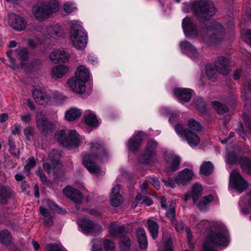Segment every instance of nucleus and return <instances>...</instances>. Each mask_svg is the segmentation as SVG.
<instances>
[{"label": "nucleus", "mask_w": 251, "mask_h": 251, "mask_svg": "<svg viewBox=\"0 0 251 251\" xmlns=\"http://www.w3.org/2000/svg\"><path fill=\"white\" fill-rule=\"evenodd\" d=\"M8 23L13 29L18 31L24 30L26 26V22L24 18L14 13L9 14Z\"/></svg>", "instance_id": "20"}, {"label": "nucleus", "mask_w": 251, "mask_h": 251, "mask_svg": "<svg viewBox=\"0 0 251 251\" xmlns=\"http://www.w3.org/2000/svg\"><path fill=\"white\" fill-rule=\"evenodd\" d=\"M190 8H193L195 15L200 20H208L215 13L214 4L207 0H197L191 5L185 4L183 7V10L188 13Z\"/></svg>", "instance_id": "3"}, {"label": "nucleus", "mask_w": 251, "mask_h": 251, "mask_svg": "<svg viewBox=\"0 0 251 251\" xmlns=\"http://www.w3.org/2000/svg\"><path fill=\"white\" fill-rule=\"evenodd\" d=\"M201 225L209 226V231L203 246V251H217L215 246L226 247L229 243V235L225 225L221 222L201 221Z\"/></svg>", "instance_id": "1"}, {"label": "nucleus", "mask_w": 251, "mask_h": 251, "mask_svg": "<svg viewBox=\"0 0 251 251\" xmlns=\"http://www.w3.org/2000/svg\"><path fill=\"white\" fill-rule=\"evenodd\" d=\"M174 95L180 102H189L191 99L192 90L188 88H176L174 89Z\"/></svg>", "instance_id": "24"}, {"label": "nucleus", "mask_w": 251, "mask_h": 251, "mask_svg": "<svg viewBox=\"0 0 251 251\" xmlns=\"http://www.w3.org/2000/svg\"><path fill=\"white\" fill-rule=\"evenodd\" d=\"M213 108L220 115H222L228 111L227 106L218 101H213L211 102Z\"/></svg>", "instance_id": "38"}, {"label": "nucleus", "mask_w": 251, "mask_h": 251, "mask_svg": "<svg viewBox=\"0 0 251 251\" xmlns=\"http://www.w3.org/2000/svg\"><path fill=\"white\" fill-rule=\"evenodd\" d=\"M13 53L12 50H9L7 52V55L9 58V60L10 62L11 63V65L10 67H11L13 69H16L17 68V66L15 63V60L12 58V54Z\"/></svg>", "instance_id": "59"}, {"label": "nucleus", "mask_w": 251, "mask_h": 251, "mask_svg": "<svg viewBox=\"0 0 251 251\" xmlns=\"http://www.w3.org/2000/svg\"><path fill=\"white\" fill-rule=\"evenodd\" d=\"M10 197V193L5 187L0 188V199L2 203H5Z\"/></svg>", "instance_id": "46"}, {"label": "nucleus", "mask_w": 251, "mask_h": 251, "mask_svg": "<svg viewBox=\"0 0 251 251\" xmlns=\"http://www.w3.org/2000/svg\"><path fill=\"white\" fill-rule=\"evenodd\" d=\"M12 235L6 229L0 231V243L4 246H9L12 243Z\"/></svg>", "instance_id": "33"}, {"label": "nucleus", "mask_w": 251, "mask_h": 251, "mask_svg": "<svg viewBox=\"0 0 251 251\" xmlns=\"http://www.w3.org/2000/svg\"><path fill=\"white\" fill-rule=\"evenodd\" d=\"M196 108L201 113H204L206 112V107L202 98H198L195 101Z\"/></svg>", "instance_id": "45"}, {"label": "nucleus", "mask_w": 251, "mask_h": 251, "mask_svg": "<svg viewBox=\"0 0 251 251\" xmlns=\"http://www.w3.org/2000/svg\"><path fill=\"white\" fill-rule=\"evenodd\" d=\"M90 148L91 153H85L82 156L83 165L89 173L97 176L101 175L102 172L95 162L99 159L103 161L107 153L103 146L98 142L91 143Z\"/></svg>", "instance_id": "2"}, {"label": "nucleus", "mask_w": 251, "mask_h": 251, "mask_svg": "<svg viewBox=\"0 0 251 251\" xmlns=\"http://www.w3.org/2000/svg\"><path fill=\"white\" fill-rule=\"evenodd\" d=\"M121 185L117 184L112 189L110 195V202L112 206L118 207L120 206L123 201V199L120 193Z\"/></svg>", "instance_id": "23"}, {"label": "nucleus", "mask_w": 251, "mask_h": 251, "mask_svg": "<svg viewBox=\"0 0 251 251\" xmlns=\"http://www.w3.org/2000/svg\"><path fill=\"white\" fill-rule=\"evenodd\" d=\"M108 228L109 234L112 237L118 236L125 231V226L117 222L111 223L108 226Z\"/></svg>", "instance_id": "27"}, {"label": "nucleus", "mask_w": 251, "mask_h": 251, "mask_svg": "<svg viewBox=\"0 0 251 251\" xmlns=\"http://www.w3.org/2000/svg\"><path fill=\"white\" fill-rule=\"evenodd\" d=\"M213 200V196L211 195H207L201 198L200 201L197 199L196 203H195L199 209L201 210H206L208 205Z\"/></svg>", "instance_id": "31"}, {"label": "nucleus", "mask_w": 251, "mask_h": 251, "mask_svg": "<svg viewBox=\"0 0 251 251\" xmlns=\"http://www.w3.org/2000/svg\"><path fill=\"white\" fill-rule=\"evenodd\" d=\"M166 162L164 171L168 175L177 171L180 163V157L171 152H166L164 155Z\"/></svg>", "instance_id": "10"}, {"label": "nucleus", "mask_w": 251, "mask_h": 251, "mask_svg": "<svg viewBox=\"0 0 251 251\" xmlns=\"http://www.w3.org/2000/svg\"><path fill=\"white\" fill-rule=\"evenodd\" d=\"M77 223L80 231L84 234L96 235L103 230L101 226L99 223L89 219H79Z\"/></svg>", "instance_id": "8"}, {"label": "nucleus", "mask_w": 251, "mask_h": 251, "mask_svg": "<svg viewBox=\"0 0 251 251\" xmlns=\"http://www.w3.org/2000/svg\"><path fill=\"white\" fill-rule=\"evenodd\" d=\"M93 246L92 251H102L100 242L98 239L92 241Z\"/></svg>", "instance_id": "57"}, {"label": "nucleus", "mask_w": 251, "mask_h": 251, "mask_svg": "<svg viewBox=\"0 0 251 251\" xmlns=\"http://www.w3.org/2000/svg\"><path fill=\"white\" fill-rule=\"evenodd\" d=\"M32 96L35 101L39 104H52L56 102L59 94H52L50 95L39 89H35L32 92Z\"/></svg>", "instance_id": "9"}, {"label": "nucleus", "mask_w": 251, "mask_h": 251, "mask_svg": "<svg viewBox=\"0 0 251 251\" xmlns=\"http://www.w3.org/2000/svg\"><path fill=\"white\" fill-rule=\"evenodd\" d=\"M14 53L21 59V65L24 67L25 66L24 62L28 58V52L26 48H21L17 49Z\"/></svg>", "instance_id": "37"}, {"label": "nucleus", "mask_w": 251, "mask_h": 251, "mask_svg": "<svg viewBox=\"0 0 251 251\" xmlns=\"http://www.w3.org/2000/svg\"><path fill=\"white\" fill-rule=\"evenodd\" d=\"M76 7L73 2L67 1L64 3L63 9L67 14H69L75 11Z\"/></svg>", "instance_id": "49"}, {"label": "nucleus", "mask_w": 251, "mask_h": 251, "mask_svg": "<svg viewBox=\"0 0 251 251\" xmlns=\"http://www.w3.org/2000/svg\"><path fill=\"white\" fill-rule=\"evenodd\" d=\"M70 39L73 46L78 50L84 49L87 43V32L78 21H73L70 29Z\"/></svg>", "instance_id": "6"}, {"label": "nucleus", "mask_w": 251, "mask_h": 251, "mask_svg": "<svg viewBox=\"0 0 251 251\" xmlns=\"http://www.w3.org/2000/svg\"><path fill=\"white\" fill-rule=\"evenodd\" d=\"M59 62H66L69 60V55L64 50H60Z\"/></svg>", "instance_id": "58"}, {"label": "nucleus", "mask_w": 251, "mask_h": 251, "mask_svg": "<svg viewBox=\"0 0 251 251\" xmlns=\"http://www.w3.org/2000/svg\"><path fill=\"white\" fill-rule=\"evenodd\" d=\"M161 113L164 115H170L169 121L172 124L178 120V115L175 113H171L170 110L168 108H162L161 109Z\"/></svg>", "instance_id": "43"}, {"label": "nucleus", "mask_w": 251, "mask_h": 251, "mask_svg": "<svg viewBox=\"0 0 251 251\" xmlns=\"http://www.w3.org/2000/svg\"><path fill=\"white\" fill-rule=\"evenodd\" d=\"M229 186L241 193L248 186L247 182L243 178L238 170H234L230 175Z\"/></svg>", "instance_id": "13"}, {"label": "nucleus", "mask_w": 251, "mask_h": 251, "mask_svg": "<svg viewBox=\"0 0 251 251\" xmlns=\"http://www.w3.org/2000/svg\"><path fill=\"white\" fill-rule=\"evenodd\" d=\"M103 245L105 251H116L115 244L112 241L105 239Z\"/></svg>", "instance_id": "50"}, {"label": "nucleus", "mask_w": 251, "mask_h": 251, "mask_svg": "<svg viewBox=\"0 0 251 251\" xmlns=\"http://www.w3.org/2000/svg\"><path fill=\"white\" fill-rule=\"evenodd\" d=\"M47 251H63L62 249L60 248L56 244H50L47 246Z\"/></svg>", "instance_id": "62"}, {"label": "nucleus", "mask_w": 251, "mask_h": 251, "mask_svg": "<svg viewBox=\"0 0 251 251\" xmlns=\"http://www.w3.org/2000/svg\"><path fill=\"white\" fill-rule=\"evenodd\" d=\"M83 138L82 136H79L76 130H70L67 133L65 147L69 149L76 148L82 143Z\"/></svg>", "instance_id": "16"}, {"label": "nucleus", "mask_w": 251, "mask_h": 251, "mask_svg": "<svg viewBox=\"0 0 251 251\" xmlns=\"http://www.w3.org/2000/svg\"><path fill=\"white\" fill-rule=\"evenodd\" d=\"M42 32L46 36L58 39L63 35V29L58 24H53L42 27Z\"/></svg>", "instance_id": "19"}, {"label": "nucleus", "mask_w": 251, "mask_h": 251, "mask_svg": "<svg viewBox=\"0 0 251 251\" xmlns=\"http://www.w3.org/2000/svg\"><path fill=\"white\" fill-rule=\"evenodd\" d=\"M45 40H40L39 39H36L35 40L29 39L28 41V45L32 48H35L37 45L41 44L44 43Z\"/></svg>", "instance_id": "56"}, {"label": "nucleus", "mask_w": 251, "mask_h": 251, "mask_svg": "<svg viewBox=\"0 0 251 251\" xmlns=\"http://www.w3.org/2000/svg\"><path fill=\"white\" fill-rule=\"evenodd\" d=\"M63 193L66 197L75 203L80 202L82 199L81 193L70 186H67L63 189Z\"/></svg>", "instance_id": "26"}, {"label": "nucleus", "mask_w": 251, "mask_h": 251, "mask_svg": "<svg viewBox=\"0 0 251 251\" xmlns=\"http://www.w3.org/2000/svg\"><path fill=\"white\" fill-rule=\"evenodd\" d=\"M22 121L25 124H29L32 120V115L29 113H25L21 116Z\"/></svg>", "instance_id": "61"}, {"label": "nucleus", "mask_w": 251, "mask_h": 251, "mask_svg": "<svg viewBox=\"0 0 251 251\" xmlns=\"http://www.w3.org/2000/svg\"><path fill=\"white\" fill-rule=\"evenodd\" d=\"M131 242L127 236L121 237L120 242V248L121 251H130Z\"/></svg>", "instance_id": "39"}, {"label": "nucleus", "mask_w": 251, "mask_h": 251, "mask_svg": "<svg viewBox=\"0 0 251 251\" xmlns=\"http://www.w3.org/2000/svg\"><path fill=\"white\" fill-rule=\"evenodd\" d=\"M89 74L88 69L84 66L78 67L75 74V78L85 82L88 80Z\"/></svg>", "instance_id": "28"}, {"label": "nucleus", "mask_w": 251, "mask_h": 251, "mask_svg": "<svg viewBox=\"0 0 251 251\" xmlns=\"http://www.w3.org/2000/svg\"><path fill=\"white\" fill-rule=\"evenodd\" d=\"M137 237L141 249H145L148 247V241L146 232L142 227L137 230Z\"/></svg>", "instance_id": "30"}, {"label": "nucleus", "mask_w": 251, "mask_h": 251, "mask_svg": "<svg viewBox=\"0 0 251 251\" xmlns=\"http://www.w3.org/2000/svg\"><path fill=\"white\" fill-rule=\"evenodd\" d=\"M237 157L236 154L234 152L228 153L226 155V163L228 164H233L236 162Z\"/></svg>", "instance_id": "52"}, {"label": "nucleus", "mask_w": 251, "mask_h": 251, "mask_svg": "<svg viewBox=\"0 0 251 251\" xmlns=\"http://www.w3.org/2000/svg\"><path fill=\"white\" fill-rule=\"evenodd\" d=\"M68 68L63 65H58L52 68L51 74L56 78L62 77L68 71Z\"/></svg>", "instance_id": "32"}, {"label": "nucleus", "mask_w": 251, "mask_h": 251, "mask_svg": "<svg viewBox=\"0 0 251 251\" xmlns=\"http://www.w3.org/2000/svg\"><path fill=\"white\" fill-rule=\"evenodd\" d=\"M40 213L44 217V222L47 226H51L52 224V216L50 211L46 208L41 206H40Z\"/></svg>", "instance_id": "35"}, {"label": "nucleus", "mask_w": 251, "mask_h": 251, "mask_svg": "<svg viewBox=\"0 0 251 251\" xmlns=\"http://www.w3.org/2000/svg\"><path fill=\"white\" fill-rule=\"evenodd\" d=\"M224 33V29L220 24L210 21L204 25L200 35L203 37L204 41L209 42L210 45H214L223 39Z\"/></svg>", "instance_id": "5"}, {"label": "nucleus", "mask_w": 251, "mask_h": 251, "mask_svg": "<svg viewBox=\"0 0 251 251\" xmlns=\"http://www.w3.org/2000/svg\"><path fill=\"white\" fill-rule=\"evenodd\" d=\"M188 126L191 129L196 131H200L201 129L200 123L194 119H190L188 121Z\"/></svg>", "instance_id": "48"}, {"label": "nucleus", "mask_w": 251, "mask_h": 251, "mask_svg": "<svg viewBox=\"0 0 251 251\" xmlns=\"http://www.w3.org/2000/svg\"><path fill=\"white\" fill-rule=\"evenodd\" d=\"M60 50H55L51 52L49 57L50 59L55 63L59 62Z\"/></svg>", "instance_id": "51"}, {"label": "nucleus", "mask_w": 251, "mask_h": 251, "mask_svg": "<svg viewBox=\"0 0 251 251\" xmlns=\"http://www.w3.org/2000/svg\"><path fill=\"white\" fill-rule=\"evenodd\" d=\"M81 109L76 107H72L65 112V117L68 121H74L78 119L82 114Z\"/></svg>", "instance_id": "29"}, {"label": "nucleus", "mask_w": 251, "mask_h": 251, "mask_svg": "<svg viewBox=\"0 0 251 251\" xmlns=\"http://www.w3.org/2000/svg\"><path fill=\"white\" fill-rule=\"evenodd\" d=\"M243 40L251 46V30H247L244 36L243 37Z\"/></svg>", "instance_id": "64"}, {"label": "nucleus", "mask_w": 251, "mask_h": 251, "mask_svg": "<svg viewBox=\"0 0 251 251\" xmlns=\"http://www.w3.org/2000/svg\"><path fill=\"white\" fill-rule=\"evenodd\" d=\"M147 224L149 231L153 239H156L158 236V224L152 220H148L147 221Z\"/></svg>", "instance_id": "36"}, {"label": "nucleus", "mask_w": 251, "mask_h": 251, "mask_svg": "<svg viewBox=\"0 0 251 251\" xmlns=\"http://www.w3.org/2000/svg\"><path fill=\"white\" fill-rule=\"evenodd\" d=\"M157 143L153 140L148 141L145 153L139 158V161L145 164H151L156 160L155 150Z\"/></svg>", "instance_id": "11"}, {"label": "nucleus", "mask_w": 251, "mask_h": 251, "mask_svg": "<svg viewBox=\"0 0 251 251\" xmlns=\"http://www.w3.org/2000/svg\"><path fill=\"white\" fill-rule=\"evenodd\" d=\"M195 178V175L192 169L185 168L179 172L174 177L178 185L186 186Z\"/></svg>", "instance_id": "14"}, {"label": "nucleus", "mask_w": 251, "mask_h": 251, "mask_svg": "<svg viewBox=\"0 0 251 251\" xmlns=\"http://www.w3.org/2000/svg\"><path fill=\"white\" fill-rule=\"evenodd\" d=\"M67 134L66 135L64 130L57 131L55 134V139L58 143L65 146V142H66Z\"/></svg>", "instance_id": "44"}, {"label": "nucleus", "mask_w": 251, "mask_h": 251, "mask_svg": "<svg viewBox=\"0 0 251 251\" xmlns=\"http://www.w3.org/2000/svg\"><path fill=\"white\" fill-rule=\"evenodd\" d=\"M147 181L151 184V185L156 189H159L160 188V183L157 178L154 176H149L147 178Z\"/></svg>", "instance_id": "54"}, {"label": "nucleus", "mask_w": 251, "mask_h": 251, "mask_svg": "<svg viewBox=\"0 0 251 251\" xmlns=\"http://www.w3.org/2000/svg\"><path fill=\"white\" fill-rule=\"evenodd\" d=\"M36 122L38 129L44 135L47 134L55 127V125L49 122L47 118L42 113L37 114Z\"/></svg>", "instance_id": "15"}, {"label": "nucleus", "mask_w": 251, "mask_h": 251, "mask_svg": "<svg viewBox=\"0 0 251 251\" xmlns=\"http://www.w3.org/2000/svg\"><path fill=\"white\" fill-rule=\"evenodd\" d=\"M179 47L184 53L187 54L193 60L198 58L199 54L197 50L190 43L186 41H181L179 43Z\"/></svg>", "instance_id": "22"}, {"label": "nucleus", "mask_w": 251, "mask_h": 251, "mask_svg": "<svg viewBox=\"0 0 251 251\" xmlns=\"http://www.w3.org/2000/svg\"><path fill=\"white\" fill-rule=\"evenodd\" d=\"M166 215L168 218H170L171 222L173 223L176 215L175 209L174 207H172L169 208V209L167 211Z\"/></svg>", "instance_id": "60"}, {"label": "nucleus", "mask_w": 251, "mask_h": 251, "mask_svg": "<svg viewBox=\"0 0 251 251\" xmlns=\"http://www.w3.org/2000/svg\"><path fill=\"white\" fill-rule=\"evenodd\" d=\"M142 140V133L140 131L135 132L127 143L128 150L131 152L138 150L141 147Z\"/></svg>", "instance_id": "21"}, {"label": "nucleus", "mask_w": 251, "mask_h": 251, "mask_svg": "<svg viewBox=\"0 0 251 251\" xmlns=\"http://www.w3.org/2000/svg\"><path fill=\"white\" fill-rule=\"evenodd\" d=\"M85 123L91 126L95 127L98 124L96 115L90 111H86L84 116Z\"/></svg>", "instance_id": "34"}, {"label": "nucleus", "mask_w": 251, "mask_h": 251, "mask_svg": "<svg viewBox=\"0 0 251 251\" xmlns=\"http://www.w3.org/2000/svg\"><path fill=\"white\" fill-rule=\"evenodd\" d=\"M177 134L183 140L187 141L191 147L197 146L200 142V138L194 132L186 129L181 124H177L175 126Z\"/></svg>", "instance_id": "7"}, {"label": "nucleus", "mask_w": 251, "mask_h": 251, "mask_svg": "<svg viewBox=\"0 0 251 251\" xmlns=\"http://www.w3.org/2000/svg\"><path fill=\"white\" fill-rule=\"evenodd\" d=\"M67 83L70 89L75 93L82 94L85 91V83L75 77L69 79Z\"/></svg>", "instance_id": "25"}, {"label": "nucleus", "mask_w": 251, "mask_h": 251, "mask_svg": "<svg viewBox=\"0 0 251 251\" xmlns=\"http://www.w3.org/2000/svg\"><path fill=\"white\" fill-rule=\"evenodd\" d=\"M59 152L52 149L48 155V158L44 157L42 160L44 162L43 167L44 170L48 173H50L59 164V158L60 157Z\"/></svg>", "instance_id": "12"}, {"label": "nucleus", "mask_w": 251, "mask_h": 251, "mask_svg": "<svg viewBox=\"0 0 251 251\" xmlns=\"http://www.w3.org/2000/svg\"><path fill=\"white\" fill-rule=\"evenodd\" d=\"M213 171V165L210 161L203 163L201 167V173L205 176L210 175L212 173Z\"/></svg>", "instance_id": "40"}, {"label": "nucleus", "mask_w": 251, "mask_h": 251, "mask_svg": "<svg viewBox=\"0 0 251 251\" xmlns=\"http://www.w3.org/2000/svg\"><path fill=\"white\" fill-rule=\"evenodd\" d=\"M202 190V186L200 184L196 183L193 186L192 190V197L193 198L194 203H196L197 199H198V198L201 195Z\"/></svg>", "instance_id": "42"}, {"label": "nucleus", "mask_w": 251, "mask_h": 251, "mask_svg": "<svg viewBox=\"0 0 251 251\" xmlns=\"http://www.w3.org/2000/svg\"><path fill=\"white\" fill-rule=\"evenodd\" d=\"M242 119L249 130L251 132V120L246 114H243L242 115Z\"/></svg>", "instance_id": "63"}, {"label": "nucleus", "mask_w": 251, "mask_h": 251, "mask_svg": "<svg viewBox=\"0 0 251 251\" xmlns=\"http://www.w3.org/2000/svg\"><path fill=\"white\" fill-rule=\"evenodd\" d=\"M136 200L141 201V203H145L148 205H151L152 202L147 197L143 196L140 194H138L136 197Z\"/></svg>", "instance_id": "53"}, {"label": "nucleus", "mask_w": 251, "mask_h": 251, "mask_svg": "<svg viewBox=\"0 0 251 251\" xmlns=\"http://www.w3.org/2000/svg\"><path fill=\"white\" fill-rule=\"evenodd\" d=\"M214 68L217 72L224 75H227L230 71L229 60L224 56H219L215 60Z\"/></svg>", "instance_id": "18"}, {"label": "nucleus", "mask_w": 251, "mask_h": 251, "mask_svg": "<svg viewBox=\"0 0 251 251\" xmlns=\"http://www.w3.org/2000/svg\"><path fill=\"white\" fill-rule=\"evenodd\" d=\"M36 164V160L33 157L28 158L27 160V163L24 167V170L27 172V175L29 174L30 170L33 168Z\"/></svg>", "instance_id": "47"}, {"label": "nucleus", "mask_w": 251, "mask_h": 251, "mask_svg": "<svg viewBox=\"0 0 251 251\" xmlns=\"http://www.w3.org/2000/svg\"><path fill=\"white\" fill-rule=\"evenodd\" d=\"M215 72H216L215 68L213 69L210 65H208L206 66V73L209 79H212L214 77L215 75Z\"/></svg>", "instance_id": "55"}, {"label": "nucleus", "mask_w": 251, "mask_h": 251, "mask_svg": "<svg viewBox=\"0 0 251 251\" xmlns=\"http://www.w3.org/2000/svg\"><path fill=\"white\" fill-rule=\"evenodd\" d=\"M240 164L243 171L248 174L251 173V160L247 157H242Z\"/></svg>", "instance_id": "41"}, {"label": "nucleus", "mask_w": 251, "mask_h": 251, "mask_svg": "<svg viewBox=\"0 0 251 251\" xmlns=\"http://www.w3.org/2000/svg\"><path fill=\"white\" fill-rule=\"evenodd\" d=\"M182 27L186 37L193 38L198 36V31L196 26L190 18L186 17L183 19Z\"/></svg>", "instance_id": "17"}, {"label": "nucleus", "mask_w": 251, "mask_h": 251, "mask_svg": "<svg viewBox=\"0 0 251 251\" xmlns=\"http://www.w3.org/2000/svg\"><path fill=\"white\" fill-rule=\"evenodd\" d=\"M59 9L58 2L56 0L40 2L34 5L32 11L33 15L39 21L49 18L51 15Z\"/></svg>", "instance_id": "4"}]
</instances>
